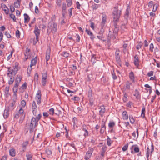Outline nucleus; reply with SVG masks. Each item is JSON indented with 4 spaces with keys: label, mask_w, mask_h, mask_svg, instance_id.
I'll list each match as a JSON object with an SVG mask.
<instances>
[{
    "label": "nucleus",
    "mask_w": 160,
    "mask_h": 160,
    "mask_svg": "<svg viewBox=\"0 0 160 160\" xmlns=\"http://www.w3.org/2000/svg\"><path fill=\"white\" fill-rule=\"evenodd\" d=\"M121 11L118 10V7H114L112 14L114 27L113 34L112 38L114 39H116V36L118 32L119 27L117 24V22L119 21V19L121 14Z\"/></svg>",
    "instance_id": "f257e3e1"
},
{
    "label": "nucleus",
    "mask_w": 160,
    "mask_h": 160,
    "mask_svg": "<svg viewBox=\"0 0 160 160\" xmlns=\"http://www.w3.org/2000/svg\"><path fill=\"white\" fill-rule=\"evenodd\" d=\"M41 116V115L39 113L36 118L33 117L31 119L29 128L30 133L34 131L35 128L38 125V122L40 119Z\"/></svg>",
    "instance_id": "f03ea898"
},
{
    "label": "nucleus",
    "mask_w": 160,
    "mask_h": 160,
    "mask_svg": "<svg viewBox=\"0 0 160 160\" xmlns=\"http://www.w3.org/2000/svg\"><path fill=\"white\" fill-rule=\"evenodd\" d=\"M57 31V23L52 22L48 23V26L47 32L50 33L52 32L55 33Z\"/></svg>",
    "instance_id": "7ed1b4c3"
},
{
    "label": "nucleus",
    "mask_w": 160,
    "mask_h": 160,
    "mask_svg": "<svg viewBox=\"0 0 160 160\" xmlns=\"http://www.w3.org/2000/svg\"><path fill=\"white\" fill-rule=\"evenodd\" d=\"M94 148L91 147H89L88 150L86 152V154L84 157L85 160H88L91 157L92 153L94 151Z\"/></svg>",
    "instance_id": "20e7f679"
},
{
    "label": "nucleus",
    "mask_w": 160,
    "mask_h": 160,
    "mask_svg": "<svg viewBox=\"0 0 160 160\" xmlns=\"http://www.w3.org/2000/svg\"><path fill=\"white\" fill-rule=\"evenodd\" d=\"M30 49L28 48H26L25 52L24 53L25 58L24 59V61H26L31 56L30 53Z\"/></svg>",
    "instance_id": "39448f33"
},
{
    "label": "nucleus",
    "mask_w": 160,
    "mask_h": 160,
    "mask_svg": "<svg viewBox=\"0 0 160 160\" xmlns=\"http://www.w3.org/2000/svg\"><path fill=\"white\" fill-rule=\"evenodd\" d=\"M8 75H9V74H12L14 76H15L17 72V69L15 70V69L14 68V70H13L11 69V67H8Z\"/></svg>",
    "instance_id": "423d86ee"
},
{
    "label": "nucleus",
    "mask_w": 160,
    "mask_h": 160,
    "mask_svg": "<svg viewBox=\"0 0 160 160\" xmlns=\"http://www.w3.org/2000/svg\"><path fill=\"white\" fill-rule=\"evenodd\" d=\"M88 93L90 103V105L92 106L93 105L94 99L92 97V91L91 90H89L88 92Z\"/></svg>",
    "instance_id": "0eeeda50"
},
{
    "label": "nucleus",
    "mask_w": 160,
    "mask_h": 160,
    "mask_svg": "<svg viewBox=\"0 0 160 160\" xmlns=\"http://www.w3.org/2000/svg\"><path fill=\"white\" fill-rule=\"evenodd\" d=\"M102 21L101 23V27H104L106 22V15L105 14L102 13Z\"/></svg>",
    "instance_id": "6e6552de"
},
{
    "label": "nucleus",
    "mask_w": 160,
    "mask_h": 160,
    "mask_svg": "<svg viewBox=\"0 0 160 160\" xmlns=\"http://www.w3.org/2000/svg\"><path fill=\"white\" fill-rule=\"evenodd\" d=\"M51 50L50 48H48L46 51V63H48V62L50 58V54Z\"/></svg>",
    "instance_id": "1a4fd4ad"
},
{
    "label": "nucleus",
    "mask_w": 160,
    "mask_h": 160,
    "mask_svg": "<svg viewBox=\"0 0 160 160\" xmlns=\"http://www.w3.org/2000/svg\"><path fill=\"white\" fill-rule=\"evenodd\" d=\"M33 32L35 35L36 37H39L40 35V30L36 25L35 27L34 30Z\"/></svg>",
    "instance_id": "9d476101"
},
{
    "label": "nucleus",
    "mask_w": 160,
    "mask_h": 160,
    "mask_svg": "<svg viewBox=\"0 0 160 160\" xmlns=\"http://www.w3.org/2000/svg\"><path fill=\"white\" fill-rule=\"evenodd\" d=\"M1 7L2 10L4 11L5 13L7 14H8L9 12V10L6 5L2 4L1 5Z\"/></svg>",
    "instance_id": "9b49d317"
},
{
    "label": "nucleus",
    "mask_w": 160,
    "mask_h": 160,
    "mask_svg": "<svg viewBox=\"0 0 160 160\" xmlns=\"http://www.w3.org/2000/svg\"><path fill=\"white\" fill-rule=\"evenodd\" d=\"M28 144V141H26L25 142H24L22 144V151L23 152H24L27 148V146Z\"/></svg>",
    "instance_id": "f8f14e48"
},
{
    "label": "nucleus",
    "mask_w": 160,
    "mask_h": 160,
    "mask_svg": "<svg viewBox=\"0 0 160 160\" xmlns=\"http://www.w3.org/2000/svg\"><path fill=\"white\" fill-rule=\"evenodd\" d=\"M62 15L64 16L66 13V4L65 3H63L62 4Z\"/></svg>",
    "instance_id": "ddd939ff"
},
{
    "label": "nucleus",
    "mask_w": 160,
    "mask_h": 160,
    "mask_svg": "<svg viewBox=\"0 0 160 160\" xmlns=\"http://www.w3.org/2000/svg\"><path fill=\"white\" fill-rule=\"evenodd\" d=\"M134 63L136 66L139 65V59L138 56L135 55L134 57Z\"/></svg>",
    "instance_id": "4468645a"
},
{
    "label": "nucleus",
    "mask_w": 160,
    "mask_h": 160,
    "mask_svg": "<svg viewBox=\"0 0 160 160\" xmlns=\"http://www.w3.org/2000/svg\"><path fill=\"white\" fill-rule=\"evenodd\" d=\"M105 111V108L104 106H102L101 107V110L99 111L100 115L102 117L103 116V114L104 113Z\"/></svg>",
    "instance_id": "2eb2a0df"
},
{
    "label": "nucleus",
    "mask_w": 160,
    "mask_h": 160,
    "mask_svg": "<svg viewBox=\"0 0 160 160\" xmlns=\"http://www.w3.org/2000/svg\"><path fill=\"white\" fill-rule=\"evenodd\" d=\"M122 116L124 120H127L128 119V116L127 112L125 111L122 113Z\"/></svg>",
    "instance_id": "dca6fc26"
},
{
    "label": "nucleus",
    "mask_w": 160,
    "mask_h": 160,
    "mask_svg": "<svg viewBox=\"0 0 160 160\" xmlns=\"http://www.w3.org/2000/svg\"><path fill=\"white\" fill-rule=\"evenodd\" d=\"M24 23H28L30 20V18L28 15L26 13L24 14Z\"/></svg>",
    "instance_id": "f3484780"
},
{
    "label": "nucleus",
    "mask_w": 160,
    "mask_h": 160,
    "mask_svg": "<svg viewBox=\"0 0 160 160\" xmlns=\"http://www.w3.org/2000/svg\"><path fill=\"white\" fill-rule=\"evenodd\" d=\"M21 78L20 77H18V76L15 80V84H17L19 85V83L21 81Z\"/></svg>",
    "instance_id": "a211bd4d"
},
{
    "label": "nucleus",
    "mask_w": 160,
    "mask_h": 160,
    "mask_svg": "<svg viewBox=\"0 0 160 160\" xmlns=\"http://www.w3.org/2000/svg\"><path fill=\"white\" fill-rule=\"evenodd\" d=\"M37 61L36 57H35L31 61V64L30 65V67L31 68L33 66L35 65Z\"/></svg>",
    "instance_id": "6ab92c4d"
},
{
    "label": "nucleus",
    "mask_w": 160,
    "mask_h": 160,
    "mask_svg": "<svg viewBox=\"0 0 160 160\" xmlns=\"http://www.w3.org/2000/svg\"><path fill=\"white\" fill-rule=\"evenodd\" d=\"M129 77L130 79L132 80L133 82H134V75L133 72L132 71L130 72L129 74Z\"/></svg>",
    "instance_id": "aec40b11"
},
{
    "label": "nucleus",
    "mask_w": 160,
    "mask_h": 160,
    "mask_svg": "<svg viewBox=\"0 0 160 160\" xmlns=\"http://www.w3.org/2000/svg\"><path fill=\"white\" fill-rule=\"evenodd\" d=\"M10 155L12 157H14L15 155V149L12 148L9 150Z\"/></svg>",
    "instance_id": "412c9836"
},
{
    "label": "nucleus",
    "mask_w": 160,
    "mask_h": 160,
    "mask_svg": "<svg viewBox=\"0 0 160 160\" xmlns=\"http://www.w3.org/2000/svg\"><path fill=\"white\" fill-rule=\"evenodd\" d=\"M27 160H32V155L30 152H27L26 154Z\"/></svg>",
    "instance_id": "4be33fe9"
},
{
    "label": "nucleus",
    "mask_w": 160,
    "mask_h": 160,
    "mask_svg": "<svg viewBox=\"0 0 160 160\" xmlns=\"http://www.w3.org/2000/svg\"><path fill=\"white\" fill-rule=\"evenodd\" d=\"M97 37L98 39L103 42H105L106 41V40L103 39L104 38V35H98Z\"/></svg>",
    "instance_id": "5701e85b"
},
{
    "label": "nucleus",
    "mask_w": 160,
    "mask_h": 160,
    "mask_svg": "<svg viewBox=\"0 0 160 160\" xmlns=\"http://www.w3.org/2000/svg\"><path fill=\"white\" fill-rule=\"evenodd\" d=\"M9 115L8 111V110L5 109L3 113V116L4 118H7Z\"/></svg>",
    "instance_id": "b1692460"
},
{
    "label": "nucleus",
    "mask_w": 160,
    "mask_h": 160,
    "mask_svg": "<svg viewBox=\"0 0 160 160\" xmlns=\"http://www.w3.org/2000/svg\"><path fill=\"white\" fill-rule=\"evenodd\" d=\"M134 96H135L137 98H138L139 97V92L137 89L135 90V93L134 94Z\"/></svg>",
    "instance_id": "393cba45"
},
{
    "label": "nucleus",
    "mask_w": 160,
    "mask_h": 160,
    "mask_svg": "<svg viewBox=\"0 0 160 160\" xmlns=\"http://www.w3.org/2000/svg\"><path fill=\"white\" fill-rule=\"evenodd\" d=\"M95 56V54H93L91 58V61L92 62V64H94L96 62V57Z\"/></svg>",
    "instance_id": "a878e982"
},
{
    "label": "nucleus",
    "mask_w": 160,
    "mask_h": 160,
    "mask_svg": "<svg viewBox=\"0 0 160 160\" xmlns=\"http://www.w3.org/2000/svg\"><path fill=\"white\" fill-rule=\"evenodd\" d=\"M15 104V102L14 100L12 101V102L9 105V108L11 109H13V106Z\"/></svg>",
    "instance_id": "bb28decb"
},
{
    "label": "nucleus",
    "mask_w": 160,
    "mask_h": 160,
    "mask_svg": "<svg viewBox=\"0 0 160 160\" xmlns=\"http://www.w3.org/2000/svg\"><path fill=\"white\" fill-rule=\"evenodd\" d=\"M18 85L17 84H14V85L13 88V91H14L15 92H17L18 89Z\"/></svg>",
    "instance_id": "cd10ccee"
},
{
    "label": "nucleus",
    "mask_w": 160,
    "mask_h": 160,
    "mask_svg": "<svg viewBox=\"0 0 160 160\" xmlns=\"http://www.w3.org/2000/svg\"><path fill=\"white\" fill-rule=\"evenodd\" d=\"M116 60L117 62V63L120 66H121V61L120 59V58L119 57H116Z\"/></svg>",
    "instance_id": "c85d7f7f"
},
{
    "label": "nucleus",
    "mask_w": 160,
    "mask_h": 160,
    "mask_svg": "<svg viewBox=\"0 0 160 160\" xmlns=\"http://www.w3.org/2000/svg\"><path fill=\"white\" fill-rule=\"evenodd\" d=\"M101 28L98 33L99 35H103V33L104 32V28H105L104 27H101Z\"/></svg>",
    "instance_id": "c756f323"
},
{
    "label": "nucleus",
    "mask_w": 160,
    "mask_h": 160,
    "mask_svg": "<svg viewBox=\"0 0 160 160\" xmlns=\"http://www.w3.org/2000/svg\"><path fill=\"white\" fill-rule=\"evenodd\" d=\"M66 2L68 7H70L72 5V0H66Z\"/></svg>",
    "instance_id": "7c9ffc66"
},
{
    "label": "nucleus",
    "mask_w": 160,
    "mask_h": 160,
    "mask_svg": "<svg viewBox=\"0 0 160 160\" xmlns=\"http://www.w3.org/2000/svg\"><path fill=\"white\" fill-rule=\"evenodd\" d=\"M41 98V92L40 91H38L37 93V95L35 97L36 99Z\"/></svg>",
    "instance_id": "2f4dec72"
},
{
    "label": "nucleus",
    "mask_w": 160,
    "mask_h": 160,
    "mask_svg": "<svg viewBox=\"0 0 160 160\" xmlns=\"http://www.w3.org/2000/svg\"><path fill=\"white\" fill-rule=\"evenodd\" d=\"M143 45V43L142 42H139L138 45H137L136 49L137 50H139L140 48H141V47Z\"/></svg>",
    "instance_id": "473e14b6"
},
{
    "label": "nucleus",
    "mask_w": 160,
    "mask_h": 160,
    "mask_svg": "<svg viewBox=\"0 0 160 160\" xmlns=\"http://www.w3.org/2000/svg\"><path fill=\"white\" fill-rule=\"evenodd\" d=\"M46 152L48 157H49L52 154L51 151L49 149H46Z\"/></svg>",
    "instance_id": "72a5a7b5"
},
{
    "label": "nucleus",
    "mask_w": 160,
    "mask_h": 160,
    "mask_svg": "<svg viewBox=\"0 0 160 160\" xmlns=\"http://www.w3.org/2000/svg\"><path fill=\"white\" fill-rule=\"evenodd\" d=\"M115 122H110L108 124V126L110 128H112L115 125Z\"/></svg>",
    "instance_id": "f704fd0d"
},
{
    "label": "nucleus",
    "mask_w": 160,
    "mask_h": 160,
    "mask_svg": "<svg viewBox=\"0 0 160 160\" xmlns=\"http://www.w3.org/2000/svg\"><path fill=\"white\" fill-rule=\"evenodd\" d=\"M21 0H17V1L18 2L17 3V2H14V5L15 7L18 8L20 6V4Z\"/></svg>",
    "instance_id": "c9c22d12"
},
{
    "label": "nucleus",
    "mask_w": 160,
    "mask_h": 160,
    "mask_svg": "<svg viewBox=\"0 0 160 160\" xmlns=\"http://www.w3.org/2000/svg\"><path fill=\"white\" fill-rule=\"evenodd\" d=\"M129 117L130 122L132 124L133 123L135 122V120L132 116V115H129Z\"/></svg>",
    "instance_id": "e433bc0d"
},
{
    "label": "nucleus",
    "mask_w": 160,
    "mask_h": 160,
    "mask_svg": "<svg viewBox=\"0 0 160 160\" xmlns=\"http://www.w3.org/2000/svg\"><path fill=\"white\" fill-rule=\"evenodd\" d=\"M105 122L104 121V119H103L102 121V125H101V128H106V127L105 126Z\"/></svg>",
    "instance_id": "4c0bfd02"
},
{
    "label": "nucleus",
    "mask_w": 160,
    "mask_h": 160,
    "mask_svg": "<svg viewBox=\"0 0 160 160\" xmlns=\"http://www.w3.org/2000/svg\"><path fill=\"white\" fill-rule=\"evenodd\" d=\"M25 118V115L22 114L21 116H20V119L19 120V123H21L23 120H24Z\"/></svg>",
    "instance_id": "58836bf2"
},
{
    "label": "nucleus",
    "mask_w": 160,
    "mask_h": 160,
    "mask_svg": "<svg viewBox=\"0 0 160 160\" xmlns=\"http://www.w3.org/2000/svg\"><path fill=\"white\" fill-rule=\"evenodd\" d=\"M49 113L50 115H53L54 113V110L53 108H51L49 110Z\"/></svg>",
    "instance_id": "ea45409f"
},
{
    "label": "nucleus",
    "mask_w": 160,
    "mask_h": 160,
    "mask_svg": "<svg viewBox=\"0 0 160 160\" xmlns=\"http://www.w3.org/2000/svg\"><path fill=\"white\" fill-rule=\"evenodd\" d=\"M132 85V83L128 82L126 84V88L128 89H130V86Z\"/></svg>",
    "instance_id": "a19ab883"
},
{
    "label": "nucleus",
    "mask_w": 160,
    "mask_h": 160,
    "mask_svg": "<svg viewBox=\"0 0 160 160\" xmlns=\"http://www.w3.org/2000/svg\"><path fill=\"white\" fill-rule=\"evenodd\" d=\"M69 54L67 52L64 51L63 52L62 55L66 58L68 57Z\"/></svg>",
    "instance_id": "79ce46f5"
},
{
    "label": "nucleus",
    "mask_w": 160,
    "mask_h": 160,
    "mask_svg": "<svg viewBox=\"0 0 160 160\" xmlns=\"http://www.w3.org/2000/svg\"><path fill=\"white\" fill-rule=\"evenodd\" d=\"M47 72L43 73L42 74V79L47 80Z\"/></svg>",
    "instance_id": "37998d69"
},
{
    "label": "nucleus",
    "mask_w": 160,
    "mask_h": 160,
    "mask_svg": "<svg viewBox=\"0 0 160 160\" xmlns=\"http://www.w3.org/2000/svg\"><path fill=\"white\" fill-rule=\"evenodd\" d=\"M112 143V141L111 140V139L108 137L107 139V144L108 146H110L111 145V144Z\"/></svg>",
    "instance_id": "c03bdc74"
},
{
    "label": "nucleus",
    "mask_w": 160,
    "mask_h": 160,
    "mask_svg": "<svg viewBox=\"0 0 160 160\" xmlns=\"http://www.w3.org/2000/svg\"><path fill=\"white\" fill-rule=\"evenodd\" d=\"M37 106L35 102V101H33L32 106V109H37Z\"/></svg>",
    "instance_id": "a18cd8bd"
},
{
    "label": "nucleus",
    "mask_w": 160,
    "mask_h": 160,
    "mask_svg": "<svg viewBox=\"0 0 160 160\" xmlns=\"http://www.w3.org/2000/svg\"><path fill=\"white\" fill-rule=\"evenodd\" d=\"M128 143L127 144H126L125 145H124L122 148V150L123 151H126L127 149L128 148Z\"/></svg>",
    "instance_id": "49530a36"
},
{
    "label": "nucleus",
    "mask_w": 160,
    "mask_h": 160,
    "mask_svg": "<svg viewBox=\"0 0 160 160\" xmlns=\"http://www.w3.org/2000/svg\"><path fill=\"white\" fill-rule=\"evenodd\" d=\"M84 131L85 132L84 134V137L86 138L88 136L89 132L86 129H85V130Z\"/></svg>",
    "instance_id": "de8ad7c7"
},
{
    "label": "nucleus",
    "mask_w": 160,
    "mask_h": 160,
    "mask_svg": "<svg viewBox=\"0 0 160 160\" xmlns=\"http://www.w3.org/2000/svg\"><path fill=\"white\" fill-rule=\"evenodd\" d=\"M149 50L151 52H153V49L154 48V45L153 43H151L150 44L149 46Z\"/></svg>",
    "instance_id": "09e8293b"
},
{
    "label": "nucleus",
    "mask_w": 160,
    "mask_h": 160,
    "mask_svg": "<svg viewBox=\"0 0 160 160\" xmlns=\"http://www.w3.org/2000/svg\"><path fill=\"white\" fill-rule=\"evenodd\" d=\"M10 17L11 18L13 19L14 21L16 22V19L15 18V16L14 14H11L10 15Z\"/></svg>",
    "instance_id": "8fccbe9b"
},
{
    "label": "nucleus",
    "mask_w": 160,
    "mask_h": 160,
    "mask_svg": "<svg viewBox=\"0 0 160 160\" xmlns=\"http://www.w3.org/2000/svg\"><path fill=\"white\" fill-rule=\"evenodd\" d=\"M16 35L17 38H20V33L19 30H17L16 32Z\"/></svg>",
    "instance_id": "3c124183"
},
{
    "label": "nucleus",
    "mask_w": 160,
    "mask_h": 160,
    "mask_svg": "<svg viewBox=\"0 0 160 160\" xmlns=\"http://www.w3.org/2000/svg\"><path fill=\"white\" fill-rule=\"evenodd\" d=\"M112 38V32L109 31L108 36V39L110 40Z\"/></svg>",
    "instance_id": "603ef678"
},
{
    "label": "nucleus",
    "mask_w": 160,
    "mask_h": 160,
    "mask_svg": "<svg viewBox=\"0 0 160 160\" xmlns=\"http://www.w3.org/2000/svg\"><path fill=\"white\" fill-rule=\"evenodd\" d=\"M56 3L58 6H61V0H56Z\"/></svg>",
    "instance_id": "864d4df0"
},
{
    "label": "nucleus",
    "mask_w": 160,
    "mask_h": 160,
    "mask_svg": "<svg viewBox=\"0 0 160 160\" xmlns=\"http://www.w3.org/2000/svg\"><path fill=\"white\" fill-rule=\"evenodd\" d=\"M150 149L149 147H148L147 149V153H146V156L147 158H148L149 154H150Z\"/></svg>",
    "instance_id": "5fc2aeb1"
},
{
    "label": "nucleus",
    "mask_w": 160,
    "mask_h": 160,
    "mask_svg": "<svg viewBox=\"0 0 160 160\" xmlns=\"http://www.w3.org/2000/svg\"><path fill=\"white\" fill-rule=\"evenodd\" d=\"M112 77L113 79L114 80H115V79H117V76L115 74V73L114 71H113V72H112Z\"/></svg>",
    "instance_id": "6e6d98bb"
},
{
    "label": "nucleus",
    "mask_w": 160,
    "mask_h": 160,
    "mask_svg": "<svg viewBox=\"0 0 160 160\" xmlns=\"http://www.w3.org/2000/svg\"><path fill=\"white\" fill-rule=\"evenodd\" d=\"M26 105V102L25 100H23L21 102V105L22 107H24Z\"/></svg>",
    "instance_id": "4d7b16f0"
},
{
    "label": "nucleus",
    "mask_w": 160,
    "mask_h": 160,
    "mask_svg": "<svg viewBox=\"0 0 160 160\" xmlns=\"http://www.w3.org/2000/svg\"><path fill=\"white\" fill-rule=\"evenodd\" d=\"M154 72L153 71H151L148 72L147 75L148 77H150L153 76V75Z\"/></svg>",
    "instance_id": "13d9d810"
},
{
    "label": "nucleus",
    "mask_w": 160,
    "mask_h": 160,
    "mask_svg": "<svg viewBox=\"0 0 160 160\" xmlns=\"http://www.w3.org/2000/svg\"><path fill=\"white\" fill-rule=\"evenodd\" d=\"M47 80L42 79V84L43 86H45Z\"/></svg>",
    "instance_id": "bf43d9fd"
},
{
    "label": "nucleus",
    "mask_w": 160,
    "mask_h": 160,
    "mask_svg": "<svg viewBox=\"0 0 160 160\" xmlns=\"http://www.w3.org/2000/svg\"><path fill=\"white\" fill-rule=\"evenodd\" d=\"M32 111L33 113V114L35 116H36L37 112V108L35 109H32Z\"/></svg>",
    "instance_id": "052dcab7"
},
{
    "label": "nucleus",
    "mask_w": 160,
    "mask_h": 160,
    "mask_svg": "<svg viewBox=\"0 0 160 160\" xmlns=\"http://www.w3.org/2000/svg\"><path fill=\"white\" fill-rule=\"evenodd\" d=\"M26 88L27 83L26 82H25L23 84L21 87V88L23 90L26 89Z\"/></svg>",
    "instance_id": "680f3d73"
},
{
    "label": "nucleus",
    "mask_w": 160,
    "mask_h": 160,
    "mask_svg": "<svg viewBox=\"0 0 160 160\" xmlns=\"http://www.w3.org/2000/svg\"><path fill=\"white\" fill-rule=\"evenodd\" d=\"M129 6H127V8L126 9V12H125V15H129Z\"/></svg>",
    "instance_id": "e2e57ef3"
},
{
    "label": "nucleus",
    "mask_w": 160,
    "mask_h": 160,
    "mask_svg": "<svg viewBox=\"0 0 160 160\" xmlns=\"http://www.w3.org/2000/svg\"><path fill=\"white\" fill-rule=\"evenodd\" d=\"M72 99L74 101H78L79 100V98L78 97L75 96H74L73 98H72Z\"/></svg>",
    "instance_id": "0e129e2a"
},
{
    "label": "nucleus",
    "mask_w": 160,
    "mask_h": 160,
    "mask_svg": "<svg viewBox=\"0 0 160 160\" xmlns=\"http://www.w3.org/2000/svg\"><path fill=\"white\" fill-rule=\"evenodd\" d=\"M5 34L8 38H10L11 36L8 32H6Z\"/></svg>",
    "instance_id": "69168bd1"
},
{
    "label": "nucleus",
    "mask_w": 160,
    "mask_h": 160,
    "mask_svg": "<svg viewBox=\"0 0 160 160\" xmlns=\"http://www.w3.org/2000/svg\"><path fill=\"white\" fill-rule=\"evenodd\" d=\"M14 81V78H13L10 79V80L8 81V84L9 85L12 84Z\"/></svg>",
    "instance_id": "338daca9"
},
{
    "label": "nucleus",
    "mask_w": 160,
    "mask_h": 160,
    "mask_svg": "<svg viewBox=\"0 0 160 160\" xmlns=\"http://www.w3.org/2000/svg\"><path fill=\"white\" fill-rule=\"evenodd\" d=\"M134 150L135 152L137 153L139 152V149L138 147H135L134 148Z\"/></svg>",
    "instance_id": "774afa93"
}]
</instances>
